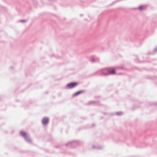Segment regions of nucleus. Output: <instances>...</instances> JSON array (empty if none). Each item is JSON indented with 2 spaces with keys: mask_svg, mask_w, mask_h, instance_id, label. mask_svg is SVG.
<instances>
[{
  "mask_svg": "<svg viewBox=\"0 0 157 157\" xmlns=\"http://www.w3.org/2000/svg\"><path fill=\"white\" fill-rule=\"evenodd\" d=\"M78 85V83L76 82H71L67 84V87L69 89H71L75 87Z\"/></svg>",
  "mask_w": 157,
  "mask_h": 157,
  "instance_id": "nucleus-1",
  "label": "nucleus"
},
{
  "mask_svg": "<svg viewBox=\"0 0 157 157\" xmlns=\"http://www.w3.org/2000/svg\"><path fill=\"white\" fill-rule=\"evenodd\" d=\"M115 73V70L114 69L110 68L108 70V74H113Z\"/></svg>",
  "mask_w": 157,
  "mask_h": 157,
  "instance_id": "nucleus-2",
  "label": "nucleus"
},
{
  "mask_svg": "<svg viewBox=\"0 0 157 157\" xmlns=\"http://www.w3.org/2000/svg\"><path fill=\"white\" fill-rule=\"evenodd\" d=\"M48 122V119L47 118H44L42 120V122L43 124H46Z\"/></svg>",
  "mask_w": 157,
  "mask_h": 157,
  "instance_id": "nucleus-3",
  "label": "nucleus"
},
{
  "mask_svg": "<svg viewBox=\"0 0 157 157\" xmlns=\"http://www.w3.org/2000/svg\"><path fill=\"white\" fill-rule=\"evenodd\" d=\"M20 134L21 135L24 137L25 138H26L27 136V135L26 132H24L22 131L20 132Z\"/></svg>",
  "mask_w": 157,
  "mask_h": 157,
  "instance_id": "nucleus-4",
  "label": "nucleus"
},
{
  "mask_svg": "<svg viewBox=\"0 0 157 157\" xmlns=\"http://www.w3.org/2000/svg\"><path fill=\"white\" fill-rule=\"evenodd\" d=\"M84 92V91H82V90H81V91H78L77 92H76V93H75L74 94H73V95L74 96H77V95H78L80 94H81L83 93Z\"/></svg>",
  "mask_w": 157,
  "mask_h": 157,
  "instance_id": "nucleus-5",
  "label": "nucleus"
},
{
  "mask_svg": "<svg viewBox=\"0 0 157 157\" xmlns=\"http://www.w3.org/2000/svg\"><path fill=\"white\" fill-rule=\"evenodd\" d=\"M146 8V7L145 6H140L139 8L138 9L139 10H142Z\"/></svg>",
  "mask_w": 157,
  "mask_h": 157,
  "instance_id": "nucleus-6",
  "label": "nucleus"
}]
</instances>
